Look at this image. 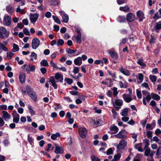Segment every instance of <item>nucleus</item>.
I'll use <instances>...</instances> for the list:
<instances>
[{
  "instance_id": "nucleus-1",
  "label": "nucleus",
  "mask_w": 161,
  "mask_h": 161,
  "mask_svg": "<svg viewBox=\"0 0 161 161\" xmlns=\"http://www.w3.org/2000/svg\"><path fill=\"white\" fill-rule=\"evenodd\" d=\"M55 79L57 80V82L59 81L61 83L62 82L63 80V75L58 73H57L55 74L54 76H51L49 79V82L51 83L52 86L54 89H57L58 86Z\"/></svg>"
},
{
  "instance_id": "nucleus-2",
  "label": "nucleus",
  "mask_w": 161,
  "mask_h": 161,
  "mask_svg": "<svg viewBox=\"0 0 161 161\" xmlns=\"http://www.w3.org/2000/svg\"><path fill=\"white\" fill-rule=\"evenodd\" d=\"M27 90V94L31 97L34 101H36L37 99V96L36 93L34 91L33 89L29 85L26 86Z\"/></svg>"
},
{
  "instance_id": "nucleus-3",
  "label": "nucleus",
  "mask_w": 161,
  "mask_h": 161,
  "mask_svg": "<svg viewBox=\"0 0 161 161\" xmlns=\"http://www.w3.org/2000/svg\"><path fill=\"white\" fill-rule=\"evenodd\" d=\"M127 133V132L125 130H122L120 131L117 134L114 135V136L116 138L125 139L127 138V136L126 134Z\"/></svg>"
},
{
  "instance_id": "nucleus-4",
  "label": "nucleus",
  "mask_w": 161,
  "mask_h": 161,
  "mask_svg": "<svg viewBox=\"0 0 161 161\" xmlns=\"http://www.w3.org/2000/svg\"><path fill=\"white\" fill-rule=\"evenodd\" d=\"M40 40L37 38L33 39L32 41V47L33 49H36L40 44Z\"/></svg>"
},
{
  "instance_id": "nucleus-5",
  "label": "nucleus",
  "mask_w": 161,
  "mask_h": 161,
  "mask_svg": "<svg viewBox=\"0 0 161 161\" xmlns=\"http://www.w3.org/2000/svg\"><path fill=\"white\" fill-rule=\"evenodd\" d=\"M127 142L124 139L121 140L117 146V148L119 150L124 149L127 145Z\"/></svg>"
},
{
  "instance_id": "nucleus-6",
  "label": "nucleus",
  "mask_w": 161,
  "mask_h": 161,
  "mask_svg": "<svg viewBox=\"0 0 161 161\" xmlns=\"http://www.w3.org/2000/svg\"><path fill=\"white\" fill-rule=\"evenodd\" d=\"M79 133L80 137L82 138H85L87 135V131L84 127H81L79 129Z\"/></svg>"
},
{
  "instance_id": "nucleus-7",
  "label": "nucleus",
  "mask_w": 161,
  "mask_h": 161,
  "mask_svg": "<svg viewBox=\"0 0 161 161\" xmlns=\"http://www.w3.org/2000/svg\"><path fill=\"white\" fill-rule=\"evenodd\" d=\"M55 150L54 152L56 154L63 153L64 152V150L63 147H60L57 144H54Z\"/></svg>"
},
{
  "instance_id": "nucleus-8",
  "label": "nucleus",
  "mask_w": 161,
  "mask_h": 161,
  "mask_svg": "<svg viewBox=\"0 0 161 161\" xmlns=\"http://www.w3.org/2000/svg\"><path fill=\"white\" fill-rule=\"evenodd\" d=\"M110 130L113 131V132L108 131V133L111 134L117 133L119 131V129L114 124L112 125L110 127Z\"/></svg>"
},
{
  "instance_id": "nucleus-9",
  "label": "nucleus",
  "mask_w": 161,
  "mask_h": 161,
  "mask_svg": "<svg viewBox=\"0 0 161 161\" xmlns=\"http://www.w3.org/2000/svg\"><path fill=\"white\" fill-rule=\"evenodd\" d=\"M123 101L120 99H115L113 103V105L115 108H118L116 105L120 107L123 105Z\"/></svg>"
},
{
  "instance_id": "nucleus-10",
  "label": "nucleus",
  "mask_w": 161,
  "mask_h": 161,
  "mask_svg": "<svg viewBox=\"0 0 161 161\" xmlns=\"http://www.w3.org/2000/svg\"><path fill=\"white\" fill-rule=\"evenodd\" d=\"M76 32L77 35L75 37V38L76 39V42L80 43L81 42V33L79 30L77 31Z\"/></svg>"
},
{
  "instance_id": "nucleus-11",
  "label": "nucleus",
  "mask_w": 161,
  "mask_h": 161,
  "mask_svg": "<svg viewBox=\"0 0 161 161\" xmlns=\"http://www.w3.org/2000/svg\"><path fill=\"white\" fill-rule=\"evenodd\" d=\"M123 97L124 101L127 103L130 102L132 100V98L130 95H128L126 94H124L123 95Z\"/></svg>"
},
{
  "instance_id": "nucleus-12",
  "label": "nucleus",
  "mask_w": 161,
  "mask_h": 161,
  "mask_svg": "<svg viewBox=\"0 0 161 161\" xmlns=\"http://www.w3.org/2000/svg\"><path fill=\"white\" fill-rule=\"evenodd\" d=\"M161 29V22L160 21L156 23L155 25L153 27V28L152 29V31H156V32H158V30Z\"/></svg>"
},
{
  "instance_id": "nucleus-13",
  "label": "nucleus",
  "mask_w": 161,
  "mask_h": 161,
  "mask_svg": "<svg viewBox=\"0 0 161 161\" xmlns=\"http://www.w3.org/2000/svg\"><path fill=\"white\" fill-rule=\"evenodd\" d=\"M3 114L2 117L6 120L7 119H9L11 118V115L9 114L7 111H2Z\"/></svg>"
},
{
  "instance_id": "nucleus-14",
  "label": "nucleus",
  "mask_w": 161,
  "mask_h": 161,
  "mask_svg": "<svg viewBox=\"0 0 161 161\" xmlns=\"http://www.w3.org/2000/svg\"><path fill=\"white\" fill-rule=\"evenodd\" d=\"M136 15L137 17L139 18V20H142L145 19L144 14L141 10H139L137 12Z\"/></svg>"
},
{
  "instance_id": "nucleus-15",
  "label": "nucleus",
  "mask_w": 161,
  "mask_h": 161,
  "mask_svg": "<svg viewBox=\"0 0 161 161\" xmlns=\"http://www.w3.org/2000/svg\"><path fill=\"white\" fill-rule=\"evenodd\" d=\"M74 63L76 65L79 66L82 63V60L81 57H79L75 59Z\"/></svg>"
},
{
  "instance_id": "nucleus-16",
  "label": "nucleus",
  "mask_w": 161,
  "mask_h": 161,
  "mask_svg": "<svg viewBox=\"0 0 161 161\" xmlns=\"http://www.w3.org/2000/svg\"><path fill=\"white\" fill-rule=\"evenodd\" d=\"M59 13L62 16L63 20H69V16L67 14H65V12L63 11H60Z\"/></svg>"
},
{
  "instance_id": "nucleus-17",
  "label": "nucleus",
  "mask_w": 161,
  "mask_h": 161,
  "mask_svg": "<svg viewBox=\"0 0 161 161\" xmlns=\"http://www.w3.org/2000/svg\"><path fill=\"white\" fill-rule=\"evenodd\" d=\"M109 53L112 58L117 59L118 58V55L115 51H110L109 52Z\"/></svg>"
},
{
  "instance_id": "nucleus-18",
  "label": "nucleus",
  "mask_w": 161,
  "mask_h": 161,
  "mask_svg": "<svg viewBox=\"0 0 161 161\" xmlns=\"http://www.w3.org/2000/svg\"><path fill=\"white\" fill-rule=\"evenodd\" d=\"M151 95H150V94L148 95L146 97H143V104L145 105H146L147 104L146 100L148 102H149L151 100Z\"/></svg>"
},
{
  "instance_id": "nucleus-19",
  "label": "nucleus",
  "mask_w": 161,
  "mask_h": 161,
  "mask_svg": "<svg viewBox=\"0 0 161 161\" xmlns=\"http://www.w3.org/2000/svg\"><path fill=\"white\" fill-rule=\"evenodd\" d=\"M35 69V68L34 66L29 65L26 68V71L27 73H30L31 71H34Z\"/></svg>"
},
{
  "instance_id": "nucleus-20",
  "label": "nucleus",
  "mask_w": 161,
  "mask_h": 161,
  "mask_svg": "<svg viewBox=\"0 0 161 161\" xmlns=\"http://www.w3.org/2000/svg\"><path fill=\"white\" fill-rule=\"evenodd\" d=\"M120 71L124 75L126 76H129L130 75L129 71L128 70H125L122 67H121L119 69Z\"/></svg>"
},
{
  "instance_id": "nucleus-21",
  "label": "nucleus",
  "mask_w": 161,
  "mask_h": 161,
  "mask_svg": "<svg viewBox=\"0 0 161 161\" xmlns=\"http://www.w3.org/2000/svg\"><path fill=\"white\" fill-rule=\"evenodd\" d=\"M134 15L131 13H128L126 15V20H134Z\"/></svg>"
},
{
  "instance_id": "nucleus-22",
  "label": "nucleus",
  "mask_w": 161,
  "mask_h": 161,
  "mask_svg": "<svg viewBox=\"0 0 161 161\" xmlns=\"http://www.w3.org/2000/svg\"><path fill=\"white\" fill-rule=\"evenodd\" d=\"M39 15L38 14H31L30 16L31 20H37L39 17Z\"/></svg>"
},
{
  "instance_id": "nucleus-23",
  "label": "nucleus",
  "mask_w": 161,
  "mask_h": 161,
  "mask_svg": "<svg viewBox=\"0 0 161 161\" xmlns=\"http://www.w3.org/2000/svg\"><path fill=\"white\" fill-rule=\"evenodd\" d=\"M25 75L23 73H21L19 75V79L20 82L24 83L25 81Z\"/></svg>"
},
{
  "instance_id": "nucleus-24",
  "label": "nucleus",
  "mask_w": 161,
  "mask_h": 161,
  "mask_svg": "<svg viewBox=\"0 0 161 161\" xmlns=\"http://www.w3.org/2000/svg\"><path fill=\"white\" fill-rule=\"evenodd\" d=\"M151 95L152 98L153 99L159 100L160 99V97L158 94H155L154 93H152Z\"/></svg>"
},
{
  "instance_id": "nucleus-25",
  "label": "nucleus",
  "mask_w": 161,
  "mask_h": 161,
  "mask_svg": "<svg viewBox=\"0 0 161 161\" xmlns=\"http://www.w3.org/2000/svg\"><path fill=\"white\" fill-rule=\"evenodd\" d=\"M6 10L10 14H12L14 11L13 8L9 5L7 6Z\"/></svg>"
},
{
  "instance_id": "nucleus-26",
  "label": "nucleus",
  "mask_w": 161,
  "mask_h": 161,
  "mask_svg": "<svg viewBox=\"0 0 161 161\" xmlns=\"http://www.w3.org/2000/svg\"><path fill=\"white\" fill-rule=\"evenodd\" d=\"M66 51L68 53L70 54L69 55V57L74 56L72 54H74L75 52V50L71 49L69 48H67Z\"/></svg>"
},
{
  "instance_id": "nucleus-27",
  "label": "nucleus",
  "mask_w": 161,
  "mask_h": 161,
  "mask_svg": "<svg viewBox=\"0 0 161 161\" xmlns=\"http://www.w3.org/2000/svg\"><path fill=\"white\" fill-rule=\"evenodd\" d=\"M144 75L142 73H139L138 77V79L139 81H137L138 84H140L143 81V80Z\"/></svg>"
},
{
  "instance_id": "nucleus-28",
  "label": "nucleus",
  "mask_w": 161,
  "mask_h": 161,
  "mask_svg": "<svg viewBox=\"0 0 161 161\" xmlns=\"http://www.w3.org/2000/svg\"><path fill=\"white\" fill-rule=\"evenodd\" d=\"M137 63L138 64L142 66V67L145 68L146 67V64L143 62V59H139L137 61Z\"/></svg>"
},
{
  "instance_id": "nucleus-29",
  "label": "nucleus",
  "mask_w": 161,
  "mask_h": 161,
  "mask_svg": "<svg viewBox=\"0 0 161 161\" xmlns=\"http://www.w3.org/2000/svg\"><path fill=\"white\" fill-rule=\"evenodd\" d=\"M19 50V46L17 44L14 43L13 44V49L12 50L13 52L18 51Z\"/></svg>"
},
{
  "instance_id": "nucleus-30",
  "label": "nucleus",
  "mask_w": 161,
  "mask_h": 161,
  "mask_svg": "<svg viewBox=\"0 0 161 161\" xmlns=\"http://www.w3.org/2000/svg\"><path fill=\"white\" fill-rule=\"evenodd\" d=\"M121 157V154L120 153H117L114 156V158L112 159V161H117L119 160Z\"/></svg>"
},
{
  "instance_id": "nucleus-31",
  "label": "nucleus",
  "mask_w": 161,
  "mask_h": 161,
  "mask_svg": "<svg viewBox=\"0 0 161 161\" xmlns=\"http://www.w3.org/2000/svg\"><path fill=\"white\" fill-rule=\"evenodd\" d=\"M8 32L4 27H0V34H6Z\"/></svg>"
},
{
  "instance_id": "nucleus-32",
  "label": "nucleus",
  "mask_w": 161,
  "mask_h": 161,
  "mask_svg": "<svg viewBox=\"0 0 161 161\" xmlns=\"http://www.w3.org/2000/svg\"><path fill=\"white\" fill-rule=\"evenodd\" d=\"M60 136V134L58 132L56 134H53L51 136V138L53 140H55L57 137H59Z\"/></svg>"
},
{
  "instance_id": "nucleus-33",
  "label": "nucleus",
  "mask_w": 161,
  "mask_h": 161,
  "mask_svg": "<svg viewBox=\"0 0 161 161\" xmlns=\"http://www.w3.org/2000/svg\"><path fill=\"white\" fill-rule=\"evenodd\" d=\"M119 10L122 11L127 12L130 10V8L128 6H126L124 7H120Z\"/></svg>"
},
{
  "instance_id": "nucleus-34",
  "label": "nucleus",
  "mask_w": 161,
  "mask_h": 161,
  "mask_svg": "<svg viewBox=\"0 0 161 161\" xmlns=\"http://www.w3.org/2000/svg\"><path fill=\"white\" fill-rule=\"evenodd\" d=\"M40 64L41 66L45 67L47 66L48 65V63L47 61L45 59L42 60Z\"/></svg>"
},
{
  "instance_id": "nucleus-35",
  "label": "nucleus",
  "mask_w": 161,
  "mask_h": 161,
  "mask_svg": "<svg viewBox=\"0 0 161 161\" xmlns=\"http://www.w3.org/2000/svg\"><path fill=\"white\" fill-rule=\"evenodd\" d=\"M149 78L153 82H155L157 80V77L154 75H149Z\"/></svg>"
},
{
  "instance_id": "nucleus-36",
  "label": "nucleus",
  "mask_w": 161,
  "mask_h": 161,
  "mask_svg": "<svg viewBox=\"0 0 161 161\" xmlns=\"http://www.w3.org/2000/svg\"><path fill=\"white\" fill-rule=\"evenodd\" d=\"M9 34V32H8L6 34H4V36L3 35V34H0V37L2 39H5L8 37Z\"/></svg>"
},
{
  "instance_id": "nucleus-37",
  "label": "nucleus",
  "mask_w": 161,
  "mask_h": 161,
  "mask_svg": "<svg viewBox=\"0 0 161 161\" xmlns=\"http://www.w3.org/2000/svg\"><path fill=\"white\" fill-rule=\"evenodd\" d=\"M28 109L30 112V113L31 115H35V111L32 109L31 106H29L28 107Z\"/></svg>"
},
{
  "instance_id": "nucleus-38",
  "label": "nucleus",
  "mask_w": 161,
  "mask_h": 161,
  "mask_svg": "<svg viewBox=\"0 0 161 161\" xmlns=\"http://www.w3.org/2000/svg\"><path fill=\"white\" fill-rule=\"evenodd\" d=\"M128 109L127 108L124 109L122 111L121 114L122 116H125L127 115L128 112Z\"/></svg>"
},
{
  "instance_id": "nucleus-39",
  "label": "nucleus",
  "mask_w": 161,
  "mask_h": 161,
  "mask_svg": "<svg viewBox=\"0 0 161 161\" xmlns=\"http://www.w3.org/2000/svg\"><path fill=\"white\" fill-rule=\"evenodd\" d=\"M112 89L113 91L114 96L115 97L118 93V92L117 91V88L116 87H114Z\"/></svg>"
},
{
  "instance_id": "nucleus-40",
  "label": "nucleus",
  "mask_w": 161,
  "mask_h": 161,
  "mask_svg": "<svg viewBox=\"0 0 161 161\" xmlns=\"http://www.w3.org/2000/svg\"><path fill=\"white\" fill-rule=\"evenodd\" d=\"M64 43V40L62 39H58L57 41V46H59L63 45Z\"/></svg>"
},
{
  "instance_id": "nucleus-41",
  "label": "nucleus",
  "mask_w": 161,
  "mask_h": 161,
  "mask_svg": "<svg viewBox=\"0 0 161 161\" xmlns=\"http://www.w3.org/2000/svg\"><path fill=\"white\" fill-rule=\"evenodd\" d=\"M161 17V15L160 13L157 12L154 15L153 18L155 20L158 19Z\"/></svg>"
},
{
  "instance_id": "nucleus-42",
  "label": "nucleus",
  "mask_w": 161,
  "mask_h": 161,
  "mask_svg": "<svg viewBox=\"0 0 161 161\" xmlns=\"http://www.w3.org/2000/svg\"><path fill=\"white\" fill-rule=\"evenodd\" d=\"M64 81H66L69 85L71 84L73 82L72 80L70 78H65L64 79Z\"/></svg>"
},
{
  "instance_id": "nucleus-43",
  "label": "nucleus",
  "mask_w": 161,
  "mask_h": 161,
  "mask_svg": "<svg viewBox=\"0 0 161 161\" xmlns=\"http://www.w3.org/2000/svg\"><path fill=\"white\" fill-rule=\"evenodd\" d=\"M13 118H19V115L17 114L16 111H14L12 113Z\"/></svg>"
},
{
  "instance_id": "nucleus-44",
  "label": "nucleus",
  "mask_w": 161,
  "mask_h": 161,
  "mask_svg": "<svg viewBox=\"0 0 161 161\" xmlns=\"http://www.w3.org/2000/svg\"><path fill=\"white\" fill-rule=\"evenodd\" d=\"M137 96L138 98L139 99H141L142 97V95L141 91L138 89L136 90Z\"/></svg>"
},
{
  "instance_id": "nucleus-45",
  "label": "nucleus",
  "mask_w": 161,
  "mask_h": 161,
  "mask_svg": "<svg viewBox=\"0 0 161 161\" xmlns=\"http://www.w3.org/2000/svg\"><path fill=\"white\" fill-rule=\"evenodd\" d=\"M28 141L32 145L33 143V140L32 139V137H31L30 136V135L29 134L28 135Z\"/></svg>"
},
{
  "instance_id": "nucleus-46",
  "label": "nucleus",
  "mask_w": 161,
  "mask_h": 161,
  "mask_svg": "<svg viewBox=\"0 0 161 161\" xmlns=\"http://www.w3.org/2000/svg\"><path fill=\"white\" fill-rule=\"evenodd\" d=\"M14 55V53L11 52H7V56L9 59H10L11 57Z\"/></svg>"
},
{
  "instance_id": "nucleus-47",
  "label": "nucleus",
  "mask_w": 161,
  "mask_h": 161,
  "mask_svg": "<svg viewBox=\"0 0 161 161\" xmlns=\"http://www.w3.org/2000/svg\"><path fill=\"white\" fill-rule=\"evenodd\" d=\"M23 31L24 33L26 35L29 36L30 34L29 31L28 30L27 28H24L23 29Z\"/></svg>"
},
{
  "instance_id": "nucleus-48",
  "label": "nucleus",
  "mask_w": 161,
  "mask_h": 161,
  "mask_svg": "<svg viewBox=\"0 0 161 161\" xmlns=\"http://www.w3.org/2000/svg\"><path fill=\"white\" fill-rule=\"evenodd\" d=\"M146 128L147 129L152 130L154 128L152 126V125L150 124H147L146 125Z\"/></svg>"
},
{
  "instance_id": "nucleus-49",
  "label": "nucleus",
  "mask_w": 161,
  "mask_h": 161,
  "mask_svg": "<svg viewBox=\"0 0 161 161\" xmlns=\"http://www.w3.org/2000/svg\"><path fill=\"white\" fill-rule=\"evenodd\" d=\"M79 71L78 67L75 66L73 69V72L75 74L78 73Z\"/></svg>"
},
{
  "instance_id": "nucleus-50",
  "label": "nucleus",
  "mask_w": 161,
  "mask_h": 161,
  "mask_svg": "<svg viewBox=\"0 0 161 161\" xmlns=\"http://www.w3.org/2000/svg\"><path fill=\"white\" fill-rule=\"evenodd\" d=\"M147 137L149 139L152 138V132L151 131H147Z\"/></svg>"
},
{
  "instance_id": "nucleus-51",
  "label": "nucleus",
  "mask_w": 161,
  "mask_h": 161,
  "mask_svg": "<svg viewBox=\"0 0 161 161\" xmlns=\"http://www.w3.org/2000/svg\"><path fill=\"white\" fill-rule=\"evenodd\" d=\"M145 150V156H148L150 153V149H146Z\"/></svg>"
},
{
  "instance_id": "nucleus-52",
  "label": "nucleus",
  "mask_w": 161,
  "mask_h": 161,
  "mask_svg": "<svg viewBox=\"0 0 161 161\" xmlns=\"http://www.w3.org/2000/svg\"><path fill=\"white\" fill-rule=\"evenodd\" d=\"M94 64H102V65L103 64V62L100 60H97L94 62Z\"/></svg>"
},
{
  "instance_id": "nucleus-53",
  "label": "nucleus",
  "mask_w": 161,
  "mask_h": 161,
  "mask_svg": "<svg viewBox=\"0 0 161 161\" xmlns=\"http://www.w3.org/2000/svg\"><path fill=\"white\" fill-rule=\"evenodd\" d=\"M93 123L96 125H100L102 123V121L101 120H99L98 121L94 122Z\"/></svg>"
},
{
  "instance_id": "nucleus-54",
  "label": "nucleus",
  "mask_w": 161,
  "mask_h": 161,
  "mask_svg": "<svg viewBox=\"0 0 161 161\" xmlns=\"http://www.w3.org/2000/svg\"><path fill=\"white\" fill-rule=\"evenodd\" d=\"M92 160V161H100V159L97 157H96L94 156H92L91 157Z\"/></svg>"
},
{
  "instance_id": "nucleus-55",
  "label": "nucleus",
  "mask_w": 161,
  "mask_h": 161,
  "mask_svg": "<svg viewBox=\"0 0 161 161\" xmlns=\"http://www.w3.org/2000/svg\"><path fill=\"white\" fill-rule=\"evenodd\" d=\"M113 151L112 148H110L107 151L106 153L108 155L111 154L113 153Z\"/></svg>"
},
{
  "instance_id": "nucleus-56",
  "label": "nucleus",
  "mask_w": 161,
  "mask_h": 161,
  "mask_svg": "<svg viewBox=\"0 0 161 161\" xmlns=\"http://www.w3.org/2000/svg\"><path fill=\"white\" fill-rule=\"evenodd\" d=\"M156 40L155 38L152 36H151V38L149 41V43L150 44L154 43H155V41Z\"/></svg>"
},
{
  "instance_id": "nucleus-57",
  "label": "nucleus",
  "mask_w": 161,
  "mask_h": 161,
  "mask_svg": "<svg viewBox=\"0 0 161 161\" xmlns=\"http://www.w3.org/2000/svg\"><path fill=\"white\" fill-rule=\"evenodd\" d=\"M3 23L5 25L9 26L11 24V21H3Z\"/></svg>"
},
{
  "instance_id": "nucleus-58",
  "label": "nucleus",
  "mask_w": 161,
  "mask_h": 161,
  "mask_svg": "<svg viewBox=\"0 0 161 161\" xmlns=\"http://www.w3.org/2000/svg\"><path fill=\"white\" fill-rule=\"evenodd\" d=\"M108 72L110 75L111 76L113 77L114 78H116V75L115 72L111 73V71L109 70L108 71Z\"/></svg>"
},
{
  "instance_id": "nucleus-59",
  "label": "nucleus",
  "mask_w": 161,
  "mask_h": 161,
  "mask_svg": "<svg viewBox=\"0 0 161 161\" xmlns=\"http://www.w3.org/2000/svg\"><path fill=\"white\" fill-rule=\"evenodd\" d=\"M40 71L42 74H44L47 71V69L45 67H42L41 68Z\"/></svg>"
},
{
  "instance_id": "nucleus-60",
  "label": "nucleus",
  "mask_w": 161,
  "mask_h": 161,
  "mask_svg": "<svg viewBox=\"0 0 161 161\" xmlns=\"http://www.w3.org/2000/svg\"><path fill=\"white\" fill-rule=\"evenodd\" d=\"M3 20H11V18L10 16L7 15H5Z\"/></svg>"
},
{
  "instance_id": "nucleus-61",
  "label": "nucleus",
  "mask_w": 161,
  "mask_h": 161,
  "mask_svg": "<svg viewBox=\"0 0 161 161\" xmlns=\"http://www.w3.org/2000/svg\"><path fill=\"white\" fill-rule=\"evenodd\" d=\"M45 16L47 18H49L51 17V13L49 12H47L45 14Z\"/></svg>"
},
{
  "instance_id": "nucleus-62",
  "label": "nucleus",
  "mask_w": 161,
  "mask_h": 161,
  "mask_svg": "<svg viewBox=\"0 0 161 161\" xmlns=\"http://www.w3.org/2000/svg\"><path fill=\"white\" fill-rule=\"evenodd\" d=\"M7 106L6 105H0V110H6Z\"/></svg>"
},
{
  "instance_id": "nucleus-63",
  "label": "nucleus",
  "mask_w": 161,
  "mask_h": 161,
  "mask_svg": "<svg viewBox=\"0 0 161 161\" xmlns=\"http://www.w3.org/2000/svg\"><path fill=\"white\" fill-rule=\"evenodd\" d=\"M5 124V122L3 119L0 117V126H3Z\"/></svg>"
},
{
  "instance_id": "nucleus-64",
  "label": "nucleus",
  "mask_w": 161,
  "mask_h": 161,
  "mask_svg": "<svg viewBox=\"0 0 161 161\" xmlns=\"http://www.w3.org/2000/svg\"><path fill=\"white\" fill-rule=\"evenodd\" d=\"M66 31V28L65 27H62L60 30V32L61 33H64Z\"/></svg>"
}]
</instances>
